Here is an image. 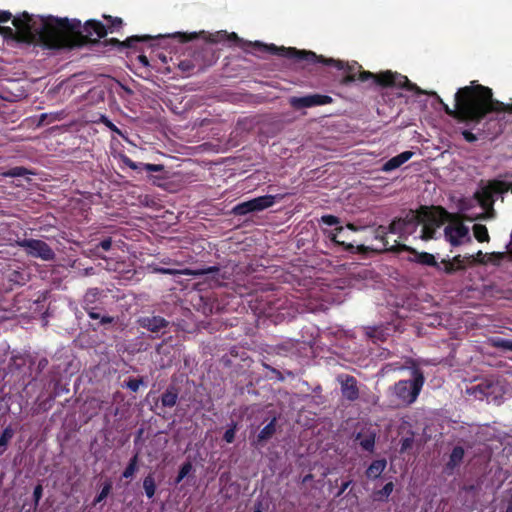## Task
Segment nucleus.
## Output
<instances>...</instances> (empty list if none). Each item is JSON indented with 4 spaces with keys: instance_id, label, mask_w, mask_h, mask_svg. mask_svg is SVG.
<instances>
[{
    "instance_id": "f257e3e1",
    "label": "nucleus",
    "mask_w": 512,
    "mask_h": 512,
    "mask_svg": "<svg viewBox=\"0 0 512 512\" xmlns=\"http://www.w3.org/2000/svg\"><path fill=\"white\" fill-rule=\"evenodd\" d=\"M424 94L434 96L448 116L477 130L483 137H498L506 125L512 122V103L505 104L494 99L491 88L475 84L474 81L471 85L457 90L453 108L449 107L436 92L424 91Z\"/></svg>"
},
{
    "instance_id": "f03ea898",
    "label": "nucleus",
    "mask_w": 512,
    "mask_h": 512,
    "mask_svg": "<svg viewBox=\"0 0 512 512\" xmlns=\"http://www.w3.org/2000/svg\"><path fill=\"white\" fill-rule=\"evenodd\" d=\"M15 27H0L5 38L20 43L40 44L48 49H60L68 46L67 31L80 27V20L58 18L54 16H34L22 12L12 19Z\"/></svg>"
},
{
    "instance_id": "7ed1b4c3",
    "label": "nucleus",
    "mask_w": 512,
    "mask_h": 512,
    "mask_svg": "<svg viewBox=\"0 0 512 512\" xmlns=\"http://www.w3.org/2000/svg\"><path fill=\"white\" fill-rule=\"evenodd\" d=\"M307 62L323 63L327 66H333L338 70L344 71L345 75L339 80L340 84L343 86H349L355 81L365 83L371 80L373 84L382 88H405L407 91L414 92L416 95H424V90L418 87L415 83H412L407 76L390 70L375 74L370 71L362 70V66L357 62L348 64L341 60L324 58L323 56L318 55H316L314 60Z\"/></svg>"
},
{
    "instance_id": "20e7f679",
    "label": "nucleus",
    "mask_w": 512,
    "mask_h": 512,
    "mask_svg": "<svg viewBox=\"0 0 512 512\" xmlns=\"http://www.w3.org/2000/svg\"><path fill=\"white\" fill-rule=\"evenodd\" d=\"M226 41L234 42L245 52H251L252 50H254L261 53H268L271 55L291 59L294 60L295 62L310 61L316 58V54L312 51L298 50L294 47H278L274 44L268 45L261 43L259 41H245L239 38V36L235 32L227 33Z\"/></svg>"
},
{
    "instance_id": "39448f33",
    "label": "nucleus",
    "mask_w": 512,
    "mask_h": 512,
    "mask_svg": "<svg viewBox=\"0 0 512 512\" xmlns=\"http://www.w3.org/2000/svg\"><path fill=\"white\" fill-rule=\"evenodd\" d=\"M81 27L82 24L80 23V27L67 31L66 35L69 45L62 47L61 49L73 48L87 43H97L98 39L105 37L108 33L106 26L101 21L94 19L87 20L84 23L83 31L85 34L81 32Z\"/></svg>"
},
{
    "instance_id": "423d86ee",
    "label": "nucleus",
    "mask_w": 512,
    "mask_h": 512,
    "mask_svg": "<svg viewBox=\"0 0 512 512\" xmlns=\"http://www.w3.org/2000/svg\"><path fill=\"white\" fill-rule=\"evenodd\" d=\"M423 373L415 369L412 372V378L408 380H400L394 385V394L402 405H410L414 403L421 392L424 385Z\"/></svg>"
},
{
    "instance_id": "0eeeda50",
    "label": "nucleus",
    "mask_w": 512,
    "mask_h": 512,
    "mask_svg": "<svg viewBox=\"0 0 512 512\" xmlns=\"http://www.w3.org/2000/svg\"><path fill=\"white\" fill-rule=\"evenodd\" d=\"M390 252L399 254L401 252H408L410 255L407 257V261L410 263H416L421 266L433 267L436 270L441 269V265L437 262L435 256L428 252H419L415 248L408 246L404 243H399L397 240L389 248Z\"/></svg>"
},
{
    "instance_id": "6e6552de",
    "label": "nucleus",
    "mask_w": 512,
    "mask_h": 512,
    "mask_svg": "<svg viewBox=\"0 0 512 512\" xmlns=\"http://www.w3.org/2000/svg\"><path fill=\"white\" fill-rule=\"evenodd\" d=\"M16 245L24 250L27 256L39 258L43 261H53L56 257L54 250L45 242L39 239L17 240Z\"/></svg>"
},
{
    "instance_id": "1a4fd4ad",
    "label": "nucleus",
    "mask_w": 512,
    "mask_h": 512,
    "mask_svg": "<svg viewBox=\"0 0 512 512\" xmlns=\"http://www.w3.org/2000/svg\"><path fill=\"white\" fill-rule=\"evenodd\" d=\"M416 215H419L422 219L421 224V234L420 239L423 241H428L435 238L436 229L439 228L444 219L437 218L434 213H432L428 207L422 206L418 211L415 212Z\"/></svg>"
},
{
    "instance_id": "9d476101",
    "label": "nucleus",
    "mask_w": 512,
    "mask_h": 512,
    "mask_svg": "<svg viewBox=\"0 0 512 512\" xmlns=\"http://www.w3.org/2000/svg\"><path fill=\"white\" fill-rule=\"evenodd\" d=\"M213 62L214 54L207 49H202L194 53L193 59L181 60L178 67L183 73L190 75L195 68L203 70L206 66L212 65Z\"/></svg>"
},
{
    "instance_id": "9b49d317",
    "label": "nucleus",
    "mask_w": 512,
    "mask_h": 512,
    "mask_svg": "<svg viewBox=\"0 0 512 512\" xmlns=\"http://www.w3.org/2000/svg\"><path fill=\"white\" fill-rule=\"evenodd\" d=\"M333 98L329 95L309 94L302 97L292 96L289 98L290 106L295 110L331 104Z\"/></svg>"
},
{
    "instance_id": "f8f14e48",
    "label": "nucleus",
    "mask_w": 512,
    "mask_h": 512,
    "mask_svg": "<svg viewBox=\"0 0 512 512\" xmlns=\"http://www.w3.org/2000/svg\"><path fill=\"white\" fill-rule=\"evenodd\" d=\"M422 219L414 211H410L404 218H395L388 226L389 233L398 234L400 238L407 239L413 230H407V225L421 223Z\"/></svg>"
},
{
    "instance_id": "ddd939ff",
    "label": "nucleus",
    "mask_w": 512,
    "mask_h": 512,
    "mask_svg": "<svg viewBox=\"0 0 512 512\" xmlns=\"http://www.w3.org/2000/svg\"><path fill=\"white\" fill-rule=\"evenodd\" d=\"M444 237L454 247L460 246L464 240L471 242L469 229L461 222L448 224L444 228Z\"/></svg>"
},
{
    "instance_id": "4468645a",
    "label": "nucleus",
    "mask_w": 512,
    "mask_h": 512,
    "mask_svg": "<svg viewBox=\"0 0 512 512\" xmlns=\"http://www.w3.org/2000/svg\"><path fill=\"white\" fill-rule=\"evenodd\" d=\"M338 382L340 384L341 395L343 399L349 402H355L360 397V390L357 379L349 374H343L338 376Z\"/></svg>"
},
{
    "instance_id": "2eb2a0df",
    "label": "nucleus",
    "mask_w": 512,
    "mask_h": 512,
    "mask_svg": "<svg viewBox=\"0 0 512 512\" xmlns=\"http://www.w3.org/2000/svg\"><path fill=\"white\" fill-rule=\"evenodd\" d=\"M5 279L8 283V289L12 290L14 286H23L30 280V272L27 267L15 265V268H8L5 272Z\"/></svg>"
},
{
    "instance_id": "dca6fc26",
    "label": "nucleus",
    "mask_w": 512,
    "mask_h": 512,
    "mask_svg": "<svg viewBox=\"0 0 512 512\" xmlns=\"http://www.w3.org/2000/svg\"><path fill=\"white\" fill-rule=\"evenodd\" d=\"M488 188H489V191H484L482 195H480L479 193L476 194V197L478 198L481 206H483V207H486L488 205L487 202L491 198V193L503 194L508 191L512 192V183L506 182V181H501V180H494V181L490 182Z\"/></svg>"
},
{
    "instance_id": "f3484780",
    "label": "nucleus",
    "mask_w": 512,
    "mask_h": 512,
    "mask_svg": "<svg viewBox=\"0 0 512 512\" xmlns=\"http://www.w3.org/2000/svg\"><path fill=\"white\" fill-rule=\"evenodd\" d=\"M120 160L125 166L138 172L146 171L148 173H152L164 170V166L162 164L134 162L130 157H128L125 154L120 155Z\"/></svg>"
},
{
    "instance_id": "a211bd4d",
    "label": "nucleus",
    "mask_w": 512,
    "mask_h": 512,
    "mask_svg": "<svg viewBox=\"0 0 512 512\" xmlns=\"http://www.w3.org/2000/svg\"><path fill=\"white\" fill-rule=\"evenodd\" d=\"M152 39H153V37H151L150 35H141V36L133 35V36L126 38L124 41H120L117 38L107 39L104 41V45L105 46H108V45L116 46L119 49L135 48L137 43L148 42Z\"/></svg>"
},
{
    "instance_id": "6ab92c4d",
    "label": "nucleus",
    "mask_w": 512,
    "mask_h": 512,
    "mask_svg": "<svg viewBox=\"0 0 512 512\" xmlns=\"http://www.w3.org/2000/svg\"><path fill=\"white\" fill-rule=\"evenodd\" d=\"M158 272L162 274L167 275H187V276H196V275H203V274H214L218 273L220 271L219 267L217 266H210L205 269L201 270H192V269H172V268H159L157 269Z\"/></svg>"
},
{
    "instance_id": "aec40b11",
    "label": "nucleus",
    "mask_w": 512,
    "mask_h": 512,
    "mask_svg": "<svg viewBox=\"0 0 512 512\" xmlns=\"http://www.w3.org/2000/svg\"><path fill=\"white\" fill-rule=\"evenodd\" d=\"M276 431L277 418L273 417L271 421L260 430L256 439L253 441V445L263 447L275 435Z\"/></svg>"
},
{
    "instance_id": "412c9836",
    "label": "nucleus",
    "mask_w": 512,
    "mask_h": 512,
    "mask_svg": "<svg viewBox=\"0 0 512 512\" xmlns=\"http://www.w3.org/2000/svg\"><path fill=\"white\" fill-rule=\"evenodd\" d=\"M140 325L148 331L158 333L162 329L166 328L169 325V322L161 316H151L142 318L140 320Z\"/></svg>"
},
{
    "instance_id": "4be33fe9",
    "label": "nucleus",
    "mask_w": 512,
    "mask_h": 512,
    "mask_svg": "<svg viewBox=\"0 0 512 512\" xmlns=\"http://www.w3.org/2000/svg\"><path fill=\"white\" fill-rule=\"evenodd\" d=\"M413 154L414 153L412 151H404V152L392 157L391 159H389L388 161H386L383 164L382 171L390 172V171H393V170L399 168L401 165H403L408 160H410L411 157L413 156Z\"/></svg>"
},
{
    "instance_id": "5701e85b",
    "label": "nucleus",
    "mask_w": 512,
    "mask_h": 512,
    "mask_svg": "<svg viewBox=\"0 0 512 512\" xmlns=\"http://www.w3.org/2000/svg\"><path fill=\"white\" fill-rule=\"evenodd\" d=\"M103 293L104 291L100 288H89L83 297V309L88 310L92 309L93 307H99L98 302Z\"/></svg>"
},
{
    "instance_id": "b1692460",
    "label": "nucleus",
    "mask_w": 512,
    "mask_h": 512,
    "mask_svg": "<svg viewBox=\"0 0 512 512\" xmlns=\"http://www.w3.org/2000/svg\"><path fill=\"white\" fill-rule=\"evenodd\" d=\"M487 254H483L481 250H479L475 255L467 256V261L472 263L486 264L488 261L494 262L495 264H499V262L504 258V253L502 252H493L489 254V259L486 260Z\"/></svg>"
},
{
    "instance_id": "393cba45",
    "label": "nucleus",
    "mask_w": 512,
    "mask_h": 512,
    "mask_svg": "<svg viewBox=\"0 0 512 512\" xmlns=\"http://www.w3.org/2000/svg\"><path fill=\"white\" fill-rule=\"evenodd\" d=\"M344 228L342 226H338L335 228V233H331L330 234V240L336 244V245H339V246H342L343 249L347 252H350V253H355L356 251L358 252H362L365 250V247L364 245H359L357 247H355L353 244L351 243H347L345 241H341L338 239V235L343 232Z\"/></svg>"
},
{
    "instance_id": "a878e982",
    "label": "nucleus",
    "mask_w": 512,
    "mask_h": 512,
    "mask_svg": "<svg viewBox=\"0 0 512 512\" xmlns=\"http://www.w3.org/2000/svg\"><path fill=\"white\" fill-rule=\"evenodd\" d=\"M387 466L386 459L373 460L365 471L368 479L375 480L381 476Z\"/></svg>"
},
{
    "instance_id": "bb28decb",
    "label": "nucleus",
    "mask_w": 512,
    "mask_h": 512,
    "mask_svg": "<svg viewBox=\"0 0 512 512\" xmlns=\"http://www.w3.org/2000/svg\"><path fill=\"white\" fill-rule=\"evenodd\" d=\"M464 454L465 451L462 446H455L449 455V460L446 463L445 470L453 471L456 467H458L463 461Z\"/></svg>"
},
{
    "instance_id": "cd10ccee",
    "label": "nucleus",
    "mask_w": 512,
    "mask_h": 512,
    "mask_svg": "<svg viewBox=\"0 0 512 512\" xmlns=\"http://www.w3.org/2000/svg\"><path fill=\"white\" fill-rule=\"evenodd\" d=\"M178 389L175 386H169L161 395L160 401L163 407L172 408L178 401Z\"/></svg>"
},
{
    "instance_id": "c85d7f7f",
    "label": "nucleus",
    "mask_w": 512,
    "mask_h": 512,
    "mask_svg": "<svg viewBox=\"0 0 512 512\" xmlns=\"http://www.w3.org/2000/svg\"><path fill=\"white\" fill-rule=\"evenodd\" d=\"M355 440L359 442L360 447L368 452H373L375 448L376 434L369 432L363 435L361 432L357 433Z\"/></svg>"
},
{
    "instance_id": "c756f323",
    "label": "nucleus",
    "mask_w": 512,
    "mask_h": 512,
    "mask_svg": "<svg viewBox=\"0 0 512 512\" xmlns=\"http://www.w3.org/2000/svg\"><path fill=\"white\" fill-rule=\"evenodd\" d=\"M275 199H276V196H274V195H264V196H259V197L253 198L252 201L254 204L255 211L259 212V211H263L267 208H270L271 206L274 205Z\"/></svg>"
},
{
    "instance_id": "7c9ffc66",
    "label": "nucleus",
    "mask_w": 512,
    "mask_h": 512,
    "mask_svg": "<svg viewBox=\"0 0 512 512\" xmlns=\"http://www.w3.org/2000/svg\"><path fill=\"white\" fill-rule=\"evenodd\" d=\"M394 490V483L392 481L386 483L382 489L376 490L373 492L372 497L374 501L377 502H386L389 499V496Z\"/></svg>"
},
{
    "instance_id": "2f4dec72",
    "label": "nucleus",
    "mask_w": 512,
    "mask_h": 512,
    "mask_svg": "<svg viewBox=\"0 0 512 512\" xmlns=\"http://www.w3.org/2000/svg\"><path fill=\"white\" fill-rule=\"evenodd\" d=\"M15 434L14 429L9 425L2 431L0 435V456L7 450L8 444Z\"/></svg>"
},
{
    "instance_id": "473e14b6",
    "label": "nucleus",
    "mask_w": 512,
    "mask_h": 512,
    "mask_svg": "<svg viewBox=\"0 0 512 512\" xmlns=\"http://www.w3.org/2000/svg\"><path fill=\"white\" fill-rule=\"evenodd\" d=\"M26 175H35V173L24 166L12 167L6 171L1 172V176L11 177V178L12 177H23Z\"/></svg>"
},
{
    "instance_id": "72a5a7b5",
    "label": "nucleus",
    "mask_w": 512,
    "mask_h": 512,
    "mask_svg": "<svg viewBox=\"0 0 512 512\" xmlns=\"http://www.w3.org/2000/svg\"><path fill=\"white\" fill-rule=\"evenodd\" d=\"M101 309L100 307H93L92 309L85 310V312L88 314V316L91 319L99 320L100 325H106L111 324L114 322V318L109 315H101V313L98 311Z\"/></svg>"
},
{
    "instance_id": "f704fd0d",
    "label": "nucleus",
    "mask_w": 512,
    "mask_h": 512,
    "mask_svg": "<svg viewBox=\"0 0 512 512\" xmlns=\"http://www.w3.org/2000/svg\"><path fill=\"white\" fill-rule=\"evenodd\" d=\"M139 453L136 452L133 457L129 460L128 465L122 473V477L125 479L132 478L135 472L138 470Z\"/></svg>"
},
{
    "instance_id": "c9c22d12",
    "label": "nucleus",
    "mask_w": 512,
    "mask_h": 512,
    "mask_svg": "<svg viewBox=\"0 0 512 512\" xmlns=\"http://www.w3.org/2000/svg\"><path fill=\"white\" fill-rule=\"evenodd\" d=\"M143 488L147 498L154 497L156 492V482L152 473H149L143 480Z\"/></svg>"
},
{
    "instance_id": "e433bc0d",
    "label": "nucleus",
    "mask_w": 512,
    "mask_h": 512,
    "mask_svg": "<svg viewBox=\"0 0 512 512\" xmlns=\"http://www.w3.org/2000/svg\"><path fill=\"white\" fill-rule=\"evenodd\" d=\"M251 212H256L252 199L239 203L233 208V213L237 216H244Z\"/></svg>"
},
{
    "instance_id": "4c0bfd02",
    "label": "nucleus",
    "mask_w": 512,
    "mask_h": 512,
    "mask_svg": "<svg viewBox=\"0 0 512 512\" xmlns=\"http://www.w3.org/2000/svg\"><path fill=\"white\" fill-rule=\"evenodd\" d=\"M473 234L478 242H488L490 239L488 229L483 224H475L473 226Z\"/></svg>"
},
{
    "instance_id": "58836bf2",
    "label": "nucleus",
    "mask_w": 512,
    "mask_h": 512,
    "mask_svg": "<svg viewBox=\"0 0 512 512\" xmlns=\"http://www.w3.org/2000/svg\"><path fill=\"white\" fill-rule=\"evenodd\" d=\"M103 18L107 21L106 28L108 29V32H115L119 31L123 26V20L120 17H113L110 15H103Z\"/></svg>"
},
{
    "instance_id": "ea45409f",
    "label": "nucleus",
    "mask_w": 512,
    "mask_h": 512,
    "mask_svg": "<svg viewBox=\"0 0 512 512\" xmlns=\"http://www.w3.org/2000/svg\"><path fill=\"white\" fill-rule=\"evenodd\" d=\"M389 233L388 227L379 225L375 229V239L380 240L383 243L384 249L390 251L388 247L387 234Z\"/></svg>"
},
{
    "instance_id": "a19ab883",
    "label": "nucleus",
    "mask_w": 512,
    "mask_h": 512,
    "mask_svg": "<svg viewBox=\"0 0 512 512\" xmlns=\"http://www.w3.org/2000/svg\"><path fill=\"white\" fill-rule=\"evenodd\" d=\"M414 432L409 431V436H406L400 440V449L399 452L401 454L406 453L410 449H412L414 445Z\"/></svg>"
},
{
    "instance_id": "79ce46f5",
    "label": "nucleus",
    "mask_w": 512,
    "mask_h": 512,
    "mask_svg": "<svg viewBox=\"0 0 512 512\" xmlns=\"http://www.w3.org/2000/svg\"><path fill=\"white\" fill-rule=\"evenodd\" d=\"M60 113H42L39 116L37 126H43L45 124H50L52 122L60 120Z\"/></svg>"
},
{
    "instance_id": "37998d69",
    "label": "nucleus",
    "mask_w": 512,
    "mask_h": 512,
    "mask_svg": "<svg viewBox=\"0 0 512 512\" xmlns=\"http://www.w3.org/2000/svg\"><path fill=\"white\" fill-rule=\"evenodd\" d=\"M492 346L498 349L512 351V340L496 337L491 340Z\"/></svg>"
},
{
    "instance_id": "c03bdc74",
    "label": "nucleus",
    "mask_w": 512,
    "mask_h": 512,
    "mask_svg": "<svg viewBox=\"0 0 512 512\" xmlns=\"http://www.w3.org/2000/svg\"><path fill=\"white\" fill-rule=\"evenodd\" d=\"M112 247V239L111 237H107L105 239H103L102 241L99 242V244H97L93 250L94 254L96 256H98L99 258H102L104 259L105 257L100 255V253L98 252L99 249H102L104 251H109Z\"/></svg>"
},
{
    "instance_id": "a18cd8bd",
    "label": "nucleus",
    "mask_w": 512,
    "mask_h": 512,
    "mask_svg": "<svg viewBox=\"0 0 512 512\" xmlns=\"http://www.w3.org/2000/svg\"><path fill=\"white\" fill-rule=\"evenodd\" d=\"M192 470V464L191 462L187 461L182 464V466L179 469L178 475L175 478V484H179Z\"/></svg>"
},
{
    "instance_id": "49530a36",
    "label": "nucleus",
    "mask_w": 512,
    "mask_h": 512,
    "mask_svg": "<svg viewBox=\"0 0 512 512\" xmlns=\"http://www.w3.org/2000/svg\"><path fill=\"white\" fill-rule=\"evenodd\" d=\"M56 396H57V393L50 394L46 399L42 400L38 405V411H35L34 413H38L40 410L41 411L49 410L52 407Z\"/></svg>"
},
{
    "instance_id": "de8ad7c7",
    "label": "nucleus",
    "mask_w": 512,
    "mask_h": 512,
    "mask_svg": "<svg viewBox=\"0 0 512 512\" xmlns=\"http://www.w3.org/2000/svg\"><path fill=\"white\" fill-rule=\"evenodd\" d=\"M463 138L465 139L466 142L468 143H474L476 142L479 138H483V136H480L478 134V131L476 130V133H473L471 132L470 130H463L461 132ZM484 139H490V140H493L494 138H488V137H484Z\"/></svg>"
},
{
    "instance_id": "09e8293b",
    "label": "nucleus",
    "mask_w": 512,
    "mask_h": 512,
    "mask_svg": "<svg viewBox=\"0 0 512 512\" xmlns=\"http://www.w3.org/2000/svg\"><path fill=\"white\" fill-rule=\"evenodd\" d=\"M441 264H442L443 266H441V269H440L439 271H443L444 273H446V274H448V275H452V274L456 273L457 271H459V270H458V267H456V266L454 265V263H452V261H451V260H445V259H443V260L441 261Z\"/></svg>"
},
{
    "instance_id": "8fccbe9b",
    "label": "nucleus",
    "mask_w": 512,
    "mask_h": 512,
    "mask_svg": "<svg viewBox=\"0 0 512 512\" xmlns=\"http://www.w3.org/2000/svg\"><path fill=\"white\" fill-rule=\"evenodd\" d=\"M110 490H111V483H109V482L105 483L104 486L102 487L101 491L99 492V494L95 497L94 504H98V503L102 502L108 496V494L110 493Z\"/></svg>"
},
{
    "instance_id": "3c124183",
    "label": "nucleus",
    "mask_w": 512,
    "mask_h": 512,
    "mask_svg": "<svg viewBox=\"0 0 512 512\" xmlns=\"http://www.w3.org/2000/svg\"><path fill=\"white\" fill-rule=\"evenodd\" d=\"M141 384H143L142 378H129L126 381L125 386L132 392H137Z\"/></svg>"
},
{
    "instance_id": "603ef678",
    "label": "nucleus",
    "mask_w": 512,
    "mask_h": 512,
    "mask_svg": "<svg viewBox=\"0 0 512 512\" xmlns=\"http://www.w3.org/2000/svg\"><path fill=\"white\" fill-rule=\"evenodd\" d=\"M492 385L486 384V383H479L476 386L473 387L474 393H479L483 396H488L491 392Z\"/></svg>"
},
{
    "instance_id": "864d4df0",
    "label": "nucleus",
    "mask_w": 512,
    "mask_h": 512,
    "mask_svg": "<svg viewBox=\"0 0 512 512\" xmlns=\"http://www.w3.org/2000/svg\"><path fill=\"white\" fill-rule=\"evenodd\" d=\"M321 222L328 226L338 225L340 223V219L337 216L327 214L321 217Z\"/></svg>"
},
{
    "instance_id": "5fc2aeb1",
    "label": "nucleus",
    "mask_w": 512,
    "mask_h": 512,
    "mask_svg": "<svg viewBox=\"0 0 512 512\" xmlns=\"http://www.w3.org/2000/svg\"><path fill=\"white\" fill-rule=\"evenodd\" d=\"M172 37L177 38L179 40V42H181V43H186V42H189V41L195 39L197 37V35L195 33L188 35L186 33L177 32V33L173 34Z\"/></svg>"
},
{
    "instance_id": "6e6d98bb",
    "label": "nucleus",
    "mask_w": 512,
    "mask_h": 512,
    "mask_svg": "<svg viewBox=\"0 0 512 512\" xmlns=\"http://www.w3.org/2000/svg\"><path fill=\"white\" fill-rule=\"evenodd\" d=\"M42 495H43V487L41 484H37L34 487V491H33V500H34L35 508L38 506V504L42 498Z\"/></svg>"
},
{
    "instance_id": "4d7b16f0",
    "label": "nucleus",
    "mask_w": 512,
    "mask_h": 512,
    "mask_svg": "<svg viewBox=\"0 0 512 512\" xmlns=\"http://www.w3.org/2000/svg\"><path fill=\"white\" fill-rule=\"evenodd\" d=\"M227 32L226 31H219L215 34H212L209 38V41L211 43H220L226 41Z\"/></svg>"
},
{
    "instance_id": "13d9d810",
    "label": "nucleus",
    "mask_w": 512,
    "mask_h": 512,
    "mask_svg": "<svg viewBox=\"0 0 512 512\" xmlns=\"http://www.w3.org/2000/svg\"><path fill=\"white\" fill-rule=\"evenodd\" d=\"M465 260H467V256L462 257L461 255H456L451 259L452 263H454V265L458 267L459 271L464 270L466 268Z\"/></svg>"
},
{
    "instance_id": "bf43d9fd",
    "label": "nucleus",
    "mask_w": 512,
    "mask_h": 512,
    "mask_svg": "<svg viewBox=\"0 0 512 512\" xmlns=\"http://www.w3.org/2000/svg\"><path fill=\"white\" fill-rule=\"evenodd\" d=\"M367 335L370 338H373L375 340H380V341L384 340L383 335H382V330H380V329H378L376 327L369 328V331L367 332Z\"/></svg>"
},
{
    "instance_id": "052dcab7",
    "label": "nucleus",
    "mask_w": 512,
    "mask_h": 512,
    "mask_svg": "<svg viewBox=\"0 0 512 512\" xmlns=\"http://www.w3.org/2000/svg\"><path fill=\"white\" fill-rule=\"evenodd\" d=\"M223 440L227 443H233L235 440V427L229 428L223 435Z\"/></svg>"
},
{
    "instance_id": "680f3d73",
    "label": "nucleus",
    "mask_w": 512,
    "mask_h": 512,
    "mask_svg": "<svg viewBox=\"0 0 512 512\" xmlns=\"http://www.w3.org/2000/svg\"><path fill=\"white\" fill-rule=\"evenodd\" d=\"M102 122L108 127L112 132L117 133L118 135H122L121 130L113 124L107 117L102 116Z\"/></svg>"
},
{
    "instance_id": "e2e57ef3",
    "label": "nucleus",
    "mask_w": 512,
    "mask_h": 512,
    "mask_svg": "<svg viewBox=\"0 0 512 512\" xmlns=\"http://www.w3.org/2000/svg\"><path fill=\"white\" fill-rule=\"evenodd\" d=\"M12 13L6 10H0V23H6L12 19Z\"/></svg>"
},
{
    "instance_id": "0e129e2a",
    "label": "nucleus",
    "mask_w": 512,
    "mask_h": 512,
    "mask_svg": "<svg viewBox=\"0 0 512 512\" xmlns=\"http://www.w3.org/2000/svg\"><path fill=\"white\" fill-rule=\"evenodd\" d=\"M351 484H352V480H347V481L343 482L341 484L340 489L337 492L336 496L340 497Z\"/></svg>"
},
{
    "instance_id": "69168bd1",
    "label": "nucleus",
    "mask_w": 512,
    "mask_h": 512,
    "mask_svg": "<svg viewBox=\"0 0 512 512\" xmlns=\"http://www.w3.org/2000/svg\"><path fill=\"white\" fill-rule=\"evenodd\" d=\"M48 366L47 358H41L37 363L38 372H42Z\"/></svg>"
},
{
    "instance_id": "338daca9",
    "label": "nucleus",
    "mask_w": 512,
    "mask_h": 512,
    "mask_svg": "<svg viewBox=\"0 0 512 512\" xmlns=\"http://www.w3.org/2000/svg\"><path fill=\"white\" fill-rule=\"evenodd\" d=\"M263 366H264L265 368L269 369L272 373H274L275 375H277L279 378H282V377H281V373H280V371H278L277 369L272 368V367H270L269 365H267V364H265V363H263Z\"/></svg>"
},
{
    "instance_id": "774afa93",
    "label": "nucleus",
    "mask_w": 512,
    "mask_h": 512,
    "mask_svg": "<svg viewBox=\"0 0 512 512\" xmlns=\"http://www.w3.org/2000/svg\"><path fill=\"white\" fill-rule=\"evenodd\" d=\"M139 61H140L143 65H145V66L149 65L148 59H147V57H146V56H144V55H140V56H139Z\"/></svg>"
}]
</instances>
